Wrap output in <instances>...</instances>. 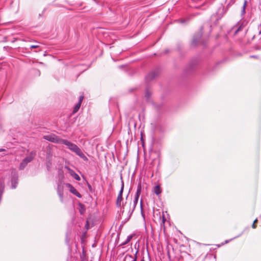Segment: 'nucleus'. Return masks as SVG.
Segmentation results:
<instances>
[{
    "instance_id": "29",
    "label": "nucleus",
    "mask_w": 261,
    "mask_h": 261,
    "mask_svg": "<svg viewBox=\"0 0 261 261\" xmlns=\"http://www.w3.org/2000/svg\"><path fill=\"white\" fill-rule=\"evenodd\" d=\"M88 188L89 190H91L92 189V187L90 184H88Z\"/></svg>"
},
{
    "instance_id": "28",
    "label": "nucleus",
    "mask_w": 261,
    "mask_h": 261,
    "mask_svg": "<svg viewBox=\"0 0 261 261\" xmlns=\"http://www.w3.org/2000/svg\"><path fill=\"white\" fill-rule=\"evenodd\" d=\"M138 253V250H137L135 254V256H134V258H136V260L137 259V254Z\"/></svg>"
},
{
    "instance_id": "15",
    "label": "nucleus",
    "mask_w": 261,
    "mask_h": 261,
    "mask_svg": "<svg viewBox=\"0 0 261 261\" xmlns=\"http://www.w3.org/2000/svg\"><path fill=\"white\" fill-rule=\"evenodd\" d=\"M154 192L156 195H159L162 192V190L160 185H156L154 187Z\"/></svg>"
},
{
    "instance_id": "8",
    "label": "nucleus",
    "mask_w": 261,
    "mask_h": 261,
    "mask_svg": "<svg viewBox=\"0 0 261 261\" xmlns=\"http://www.w3.org/2000/svg\"><path fill=\"white\" fill-rule=\"evenodd\" d=\"M203 29V27H201L200 28V31L194 35L192 42L193 45H196L198 42H199L200 39L201 38L202 35Z\"/></svg>"
},
{
    "instance_id": "44",
    "label": "nucleus",
    "mask_w": 261,
    "mask_h": 261,
    "mask_svg": "<svg viewBox=\"0 0 261 261\" xmlns=\"http://www.w3.org/2000/svg\"><path fill=\"white\" fill-rule=\"evenodd\" d=\"M260 217H261V215H260Z\"/></svg>"
},
{
    "instance_id": "39",
    "label": "nucleus",
    "mask_w": 261,
    "mask_h": 261,
    "mask_svg": "<svg viewBox=\"0 0 261 261\" xmlns=\"http://www.w3.org/2000/svg\"><path fill=\"white\" fill-rule=\"evenodd\" d=\"M132 261H137L136 258H134Z\"/></svg>"
},
{
    "instance_id": "3",
    "label": "nucleus",
    "mask_w": 261,
    "mask_h": 261,
    "mask_svg": "<svg viewBox=\"0 0 261 261\" xmlns=\"http://www.w3.org/2000/svg\"><path fill=\"white\" fill-rule=\"evenodd\" d=\"M11 188L13 189H15L18 184V174L17 172L13 169L11 173Z\"/></svg>"
},
{
    "instance_id": "42",
    "label": "nucleus",
    "mask_w": 261,
    "mask_h": 261,
    "mask_svg": "<svg viewBox=\"0 0 261 261\" xmlns=\"http://www.w3.org/2000/svg\"><path fill=\"white\" fill-rule=\"evenodd\" d=\"M140 203H141V206L142 205V200H141Z\"/></svg>"
},
{
    "instance_id": "22",
    "label": "nucleus",
    "mask_w": 261,
    "mask_h": 261,
    "mask_svg": "<svg viewBox=\"0 0 261 261\" xmlns=\"http://www.w3.org/2000/svg\"><path fill=\"white\" fill-rule=\"evenodd\" d=\"M123 190H124V183L123 181H122V184H121V189H120V190L119 192V194L118 195V196L119 197H122V194H123Z\"/></svg>"
},
{
    "instance_id": "4",
    "label": "nucleus",
    "mask_w": 261,
    "mask_h": 261,
    "mask_svg": "<svg viewBox=\"0 0 261 261\" xmlns=\"http://www.w3.org/2000/svg\"><path fill=\"white\" fill-rule=\"evenodd\" d=\"M197 63L198 62L196 60L191 61L188 66L185 69V73L187 74L191 73L195 69Z\"/></svg>"
},
{
    "instance_id": "6",
    "label": "nucleus",
    "mask_w": 261,
    "mask_h": 261,
    "mask_svg": "<svg viewBox=\"0 0 261 261\" xmlns=\"http://www.w3.org/2000/svg\"><path fill=\"white\" fill-rule=\"evenodd\" d=\"M247 22L245 21H239L232 29L234 30V34L236 35L238 33L243 31L246 27Z\"/></svg>"
},
{
    "instance_id": "37",
    "label": "nucleus",
    "mask_w": 261,
    "mask_h": 261,
    "mask_svg": "<svg viewBox=\"0 0 261 261\" xmlns=\"http://www.w3.org/2000/svg\"><path fill=\"white\" fill-rule=\"evenodd\" d=\"M140 261H145L144 257H142Z\"/></svg>"
},
{
    "instance_id": "35",
    "label": "nucleus",
    "mask_w": 261,
    "mask_h": 261,
    "mask_svg": "<svg viewBox=\"0 0 261 261\" xmlns=\"http://www.w3.org/2000/svg\"><path fill=\"white\" fill-rule=\"evenodd\" d=\"M257 219L256 218V219H255V220L254 221L253 223L255 224V223H256V222H257Z\"/></svg>"
},
{
    "instance_id": "7",
    "label": "nucleus",
    "mask_w": 261,
    "mask_h": 261,
    "mask_svg": "<svg viewBox=\"0 0 261 261\" xmlns=\"http://www.w3.org/2000/svg\"><path fill=\"white\" fill-rule=\"evenodd\" d=\"M159 69H155L149 72L146 76L145 80L147 82H149L154 79L159 74Z\"/></svg>"
},
{
    "instance_id": "36",
    "label": "nucleus",
    "mask_w": 261,
    "mask_h": 261,
    "mask_svg": "<svg viewBox=\"0 0 261 261\" xmlns=\"http://www.w3.org/2000/svg\"><path fill=\"white\" fill-rule=\"evenodd\" d=\"M126 204V202L125 203H124L123 202L122 203V207L124 208V205Z\"/></svg>"
},
{
    "instance_id": "2",
    "label": "nucleus",
    "mask_w": 261,
    "mask_h": 261,
    "mask_svg": "<svg viewBox=\"0 0 261 261\" xmlns=\"http://www.w3.org/2000/svg\"><path fill=\"white\" fill-rule=\"evenodd\" d=\"M141 190H142L141 184V183H139L138 185V186H137V191L136 193L135 197V198L133 201V208L132 210H129L128 213L129 214V215L128 218H127V220L130 217L131 215H132V214L136 206V205L137 204V203L138 202L139 197L141 194Z\"/></svg>"
},
{
    "instance_id": "19",
    "label": "nucleus",
    "mask_w": 261,
    "mask_h": 261,
    "mask_svg": "<svg viewBox=\"0 0 261 261\" xmlns=\"http://www.w3.org/2000/svg\"><path fill=\"white\" fill-rule=\"evenodd\" d=\"M133 237V235L128 236L126 238V240L124 242H122L120 245L124 246L128 243V242L130 241V240L132 239Z\"/></svg>"
},
{
    "instance_id": "30",
    "label": "nucleus",
    "mask_w": 261,
    "mask_h": 261,
    "mask_svg": "<svg viewBox=\"0 0 261 261\" xmlns=\"http://www.w3.org/2000/svg\"><path fill=\"white\" fill-rule=\"evenodd\" d=\"M252 227L253 228H256V225H255V224L253 223V224H252Z\"/></svg>"
},
{
    "instance_id": "41",
    "label": "nucleus",
    "mask_w": 261,
    "mask_h": 261,
    "mask_svg": "<svg viewBox=\"0 0 261 261\" xmlns=\"http://www.w3.org/2000/svg\"><path fill=\"white\" fill-rule=\"evenodd\" d=\"M181 23H184L185 22V21H181Z\"/></svg>"
},
{
    "instance_id": "17",
    "label": "nucleus",
    "mask_w": 261,
    "mask_h": 261,
    "mask_svg": "<svg viewBox=\"0 0 261 261\" xmlns=\"http://www.w3.org/2000/svg\"><path fill=\"white\" fill-rule=\"evenodd\" d=\"M122 200H123L122 197L117 196L116 202V205L117 207H120L121 206V202H122Z\"/></svg>"
},
{
    "instance_id": "16",
    "label": "nucleus",
    "mask_w": 261,
    "mask_h": 261,
    "mask_svg": "<svg viewBox=\"0 0 261 261\" xmlns=\"http://www.w3.org/2000/svg\"><path fill=\"white\" fill-rule=\"evenodd\" d=\"M247 0H245L244 2V4H243V6L242 7V10H241V16H243L245 15V13H246V6H247Z\"/></svg>"
},
{
    "instance_id": "27",
    "label": "nucleus",
    "mask_w": 261,
    "mask_h": 261,
    "mask_svg": "<svg viewBox=\"0 0 261 261\" xmlns=\"http://www.w3.org/2000/svg\"><path fill=\"white\" fill-rule=\"evenodd\" d=\"M127 258H133V256L132 255H130V254H126L124 257V259H126Z\"/></svg>"
},
{
    "instance_id": "23",
    "label": "nucleus",
    "mask_w": 261,
    "mask_h": 261,
    "mask_svg": "<svg viewBox=\"0 0 261 261\" xmlns=\"http://www.w3.org/2000/svg\"><path fill=\"white\" fill-rule=\"evenodd\" d=\"M79 205H80V206L81 208V209L80 210V213H81V214H83L86 210L85 205L81 203H80Z\"/></svg>"
},
{
    "instance_id": "12",
    "label": "nucleus",
    "mask_w": 261,
    "mask_h": 261,
    "mask_svg": "<svg viewBox=\"0 0 261 261\" xmlns=\"http://www.w3.org/2000/svg\"><path fill=\"white\" fill-rule=\"evenodd\" d=\"M84 97L83 95H81L79 97V102L75 105V106L73 108V111H72L73 114H75V113H76L80 109L81 106L82 102L83 100Z\"/></svg>"
},
{
    "instance_id": "13",
    "label": "nucleus",
    "mask_w": 261,
    "mask_h": 261,
    "mask_svg": "<svg viewBox=\"0 0 261 261\" xmlns=\"http://www.w3.org/2000/svg\"><path fill=\"white\" fill-rule=\"evenodd\" d=\"M65 168L67 169L70 175L72 177H73L75 179L79 180V181L81 180V178H80V176L76 173H75L74 170H73L72 169H71L70 168L66 167V166L65 167Z\"/></svg>"
},
{
    "instance_id": "5",
    "label": "nucleus",
    "mask_w": 261,
    "mask_h": 261,
    "mask_svg": "<svg viewBox=\"0 0 261 261\" xmlns=\"http://www.w3.org/2000/svg\"><path fill=\"white\" fill-rule=\"evenodd\" d=\"M247 22L245 21H239L232 29L234 30V34L236 35L238 33L243 31L246 27Z\"/></svg>"
},
{
    "instance_id": "20",
    "label": "nucleus",
    "mask_w": 261,
    "mask_h": 261,
    "mask_svg": "<svg viewBox=\"0 0 261 261\" xmlns=\"http://www.w3.org/2000/svg\"><path fill=\"white\" fill-rule=\"evenodd\" d=\"M28 164L25 162L24 161H22V162L20 163V165H19V169L20 170H23L24 169V168L27 166Z\"/></svg>"
},
{
    "instance_id": "32",
    "label": "nucleus",
    "mask_w": 261,
    "mask_h": 261,
    "mask_svg": "<svg viewBox=\"0 0 261 261\" xmlns=\"http://www.w3.org/2000/svg\"><path fill=\"white\" fill-rule=\"evenodd\" d=\"M250 58H257V56H254V55L250 56Z\"/></svg>"
},
{
    "instance_id": "9",
    "label": "nucleus",
    "mask_w": 261,
    "mask_h": 261,
    "mask_svg": "<svg viewBox=\"0 0 261 261\" xmlns=\"http://www.w3.org/2000/svg\"><path fill=\"white\" fill-rule=\"evenodd\" d=\"M43 139L53 143H60V139L57 136L54 134L45 135Z\"/></svg>"
},
{
    "instance_id": "43",
    "label": "nucleus",
    "mask_w": 261,
    "mask_h": 261,
    "mask_svg": "<svg viewBox=\"0 0 261 261\" xmlns=\"http://www.w3.org/2000/svg\"><path fill=\"white\" fill-rule=\"evenodd\" d=\"M147 255H148V256H149V253L148 252L147 253Z\"/></svg>"
},
{
    "instance_id": "33",
    "label": "nucleus",
    "mask_w": 261,
    "mask_h": 261,
    "mask_svg": "<svg viewBox=\"0 0 261 261\" xmlns=\"http://www.w3.org/2000/svg\"><path fill=\"white\" fill-rule=\"evenodd\" d=\"M169 52V50L168 49H166L165 50V54H166L167 53Z\"/></svg>"
},
{
    "instance_id": "31",
    "label": "nucleus",
    "mask_w": 261,
    "mask_h": 261,
    "mask_svg": "<svg viewBox=\"0 0 261 261\" xmlns=\"http://www.w3.org/2000/svg\"><path fill=\"white\" fill-rule=\"evenodd\" d=\"M258 29L259 30L258 34H259V35H260L261 34V29H259V25L258 27Z\"/></svg>"
},
{
    "instance_id": "21",
    "label": "nucleus",
    "mask_w": 261,
    "mask_h": 261,
    "mask_svg": "<svg viewBox=\"0 0 261 261\" xmlns=\"http://www.w3.org/2000/svg\"><path fill=\"white\" fill-rule=\"evenodd\" d=\"M123 190H124V183L123 181H122V184H121V189H120V190L119 192V194L118 195V196L119 197H122V194H123Z\"/></svg>"
},
{
    "instance_id": "34",
    "label": "nucleus",
    "mask_w": 261,
    "mask_h": 261,
    "mask_svg": "<svg viewBox=\"0 0 261 261\" xmlns=\"http://www.w3.org/2000/svg\"><path fill=\"white\" fill-rule=\"evenodd\" d=\"M232 239H230V240H226V241H225V243H228L230 241L232 240Z\"/></svg>"
},
{
    "instance_id": "38",
    "label": "nucleus",
    "mask_w": 261,
    "mask_h": 261,
    "mask_svg": "<svg viewBox=\"0 0 261 261\" xmlns=\"http://www.w3.org/2000/svg\"><path fill=\"white\" fill-rule=\"evenodd\" d=\"M4 150H5L4 149H2V148L0 149V152L3 151Z\"/></svg>"
},
{
    "instance_id": "1",
    "label": "nucleus",
    "mask_w": 261,
    "mask_h": 261,
    "mask_svg": "<svg viewBox=\"0 0 261 261\" xmlns=\"http://www.w3.org/2000/svg\"><path fill=\"white\" fill-rule=\"evenodd\" d=\"M60 143L66 145L69 150L79 156L84 161L87 162L88 161V158L84 154L81 149L76 144L67 140L62 139L60 140Z\"/></svg>"
},
{
    "instance_id": "40",
    "label": "nucleus",
    "mask_w": 261,
    "mask_h": 261,
    "mask_svg": "<svg viewBox=\"0 0 261 261\" xmlns=\"http://www.w3.org/2000/svg\"><path fill=\"white\" fill-rule=\"evenodd\" d=\"M168 256H169V257L170 258V254H169V252H168Z\"/></svg>"
},
{
    "instance_id": "11",
    "label": "nucleus",
    "mask_w": 261,
    "mask_h": 261,
    "mask_svg": "<svg viewBox=\"0 0 261 261\" xmlns=\"http://www.w3.org/2000/svg\"><path fill=\"white\" fill-rule=\"evenodd\" d=\"M36 155V151L35 150L31 151L29 155L27 156L22 160L26 162L27 164L30 163L34 159Z\"/></svg>"
},
{
    "instance_id": "10",
    "label": "nucleus",
    "mask_w": 261,
    "mask_h": 261,
    "mask_svg": "<svg viewBox=\"0 0 261 261\" xmlns=\"http://www.w3.org/2000/svg\"><path fill=\"white\" fill-rule=\"evenodd\" d=\"M66 187L68 188L69 191L73 195H75L79 198L82 197V195L76 190V189L70 184L66 183L65 184Z\"/></svg>"
},
{
    "instance_id": "26",
    "label": "nucleus",
    "mask_w": 261,
    "mask_h": 261,
    "mask_svg": "<svg viewBox=\"0 0 261 261\" xmlns=\"http://www.w3.org/2000/svg\"><path fill=\"white\" fill-rule=\"evenodd\" d=\"M166 219L164 214L162 215V223L163 225H164V223L166 221Z\"/></svg>"
},
{
    "instance_id": "14",
    "label": "nucleus",
    "mask_w": 261,
    "mask_h": 261,
    "mask_svg": "<svg viewBox=\"0 0 261 261\" xmlns=\"http://www.w3.org/2000/svg\"><path fill=\"white\" fill-rule=\"evenodd\" d=\"M63 188L60 185H58L57 193L60 198L61 200L62 201L63 200Z\"/></svg>"
},
{
    "instance_id": "25",
    "label": "nucleus",
    "mask_w": 261,
    "mask_h": 261,
    "mask_svg": "<svg viewBox=\"0 0 261 261\" xmlns=\"http://www.w3.org/2000/svg\"><path fill=\"white\" fill-rule=\"evenodd\" d=\"M234 2V0H231L230 2L227 4V7H229L231 6Z\"/></svg>"
},
{
    "instance_id": "24",
    "label": "nucleus",
    "mask_w": 261,
    "mask_h": 261,
    "mask_svg": "<svg viewBox=\"0 0 261 261\" xmlns=\"http://www.w3.org/2000/svg\"><path fill=\"white\" fill-rule=\"evenodd\" d=\"M30 49H35V48H39V50L38 51H36V52H37V51H41V49L40 47V46L38 45H32L30 46Z\"/></svg>"
},
{
    "instance_id": "18",
    "label": "nucleus",
    "mask_w": 261,
    "mask_h": 261,
    "mask_svg": "<svg viewBox=\"0 0 261 261\" xmlns=\"http://www.w3.org/2000/svg\"><path fill=\"white\" fill-rule=\"evenodd\" d=\"M151 95V93L149 91L148 88H147L145 94V97L146 98L147 101L149 100Z\"/></svg>"
}]
</instances>
